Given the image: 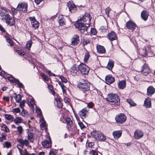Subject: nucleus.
<instances>
[{"label": "nucleus", "mask_w": 155, "mask_h": 155, "mask_svg": "<svg viewBox=\"0 0 155 155\" xmlns=\"http://www.w3.org/2000/svg\"><path fill=\"white\" fill-rule=\"evenodd\" d=\"M78 87L85 96L90 93V84L87 81L83 79L80 80Z\"/></svg>", "instance_id": "obj_1"}, {"label": "nucleus", "mask_w": 155, "mask_h": 155, "mask_svg": "<svg viewBox=\"0 0 155 155\" xmlns=\"http://www.w3.org/2000/svg\"><path fill=\"white\" fill-rule=\"evenodd\" d=\"M107 99L111 105L116 106L120 104V99L117 95L113 94H109L107 96Z\"/></svg>", "instance_id": "obj_2"}, {"label": "nucleus", "mask_w": 155, "mask_h": 155, "mask_svg": "<svg viewBox=\"0 0 155 155\" xmlns=\"http://www.w3.org/2000/svg\"><path fill=\"white\" fill-rule=\"evenodd\" d=\"M76 27L78 28L81 33L86 35L87 33V29L90 25L82 22H78L75 25Z\"/></svg>", "instance_id": "obj_3"}, {"label": "nucleus", "mask_w": 155, "mask_h": 155, "mask_svg": "<svg viewBox=\"0 0 155 155\" xmlns=\"http://www.w3.org/2000/svg\"><path fill=\"white\" fill-rule=\"evenodd\" d=\"M91 135L97 140L104 141L106 140V137L101 132L94 130L91 133Z\"/></svg>", "instance_id": "obj_4"}, {"label": "nucleus", "mask_w": 155, "mask_h": 155, "mask_svg": "<svg viewBox=\"0 0 155 155\" xmlns=\"http://www.w3.org/2000/svg\"><path fill=\"white\" fill-rule=\"evenodd\" d=\"M78 68L80 72L84 75H87L90 70L89 67L83 63H81L78 65Z\"/></svg>", "instance_id": "obj_5"}, {"label": "nucleus", "mask_w": 155, "mask_h": 155, "mask_svg": "<svg viewBox=\"0 0 155 155\" xmlns=\"http://www.w3.org/2000/svg\"><path fill=\"white\" fill-rule=\"evenodd\" d=\"M21 144H18L17 147L19 150L20 153L22 150L23 147L24 145L26 146H28L29 142L28 141L25 139L23 140L22 139H19L17 140Z\"/></svg>", "instance_id": "obj_6"}, {"label": "nucleus", "mask_w": 155, "mask_h": 155, "mask_svg": "<svg viewBox=\"0 0 155 155\" xmlns=\"http://www.w3.org/2000/svg\"><path fill=\"white\" fill-rule=\"evenodd\" d=\"M126 120L127 117L122 113L117 115L115 117L116 122L118 124H122Z\"/></svg>", "instance_id": "obj_7"}, {"label": "nucleus", "mask_w": 155, "mask_h": 155, "mask_svg": "<svg viewBox=\"0 0 155 155\" xmlns=\"http://www.w3.org/2000/svg\"><path fill=\"white\" fill-rule=\"evenodd\" d=\"M28 6V3L27 2H21L18 4L17 8L19 11L26 12L27 11Z\"/></svg>", "instance_id": "obj_8"}, {"label": "nucleus", "mask_w": 155, "mask_h": 155, "mask_svg": "<svg viewBox=\"0 0 155 155\" xmlns=\"http://www.w3.org/2000/svg\"><path fill=\"white\" fill-rule=\"evenodd\" d=\"M91 18L90 17V15L88 13H85L84 15L81 17L80 20L81 21H83L86 24L90 25L91 23Z\"/></svg>", "instance_id": "obj_9"}, {"label": "nucleus", "mask_w": 155, "mask_h": 155, "mask_svg": "<svg viewBox=\"0 0 155 155\" xmlns=\"http://www.w3.org/2000/svg\"><path fill=\"white\" fill-rule=\"evenodd\" d=\"M4 19L6 21V23L10 26H13L15 24V21L14 19L10 17L8 14H7L4 18Z\"/></svg>", "instance_id": "obj_10"}, {"label": "nucleus", "mask_w": 155, "mask_h": 155, "mask_svg": "<svg viewBox=\"0 0 155 155\" xmlns=\"http://www.w3.org/2000/svg\"><path fill=\"white\" fill-rule=\"evenodd\" d=\"M41 144L44 148H50L51 146V141L50 137H49L48 140H45L42 141Z\"/></svg>", "instance_id": "obj_11"}, {"label": "nucleus", "mask_w": 155, "mask_h": 155, "mask_svg": "<svg viewBox=\"0 0 155 155\" xmlns=\"http://www.w3.org/2000/svg\"><path fill=\"white\" fill-rule=\"evenodd\" d=\"M80 41L79 36L78 35H74L72 39L71 45L72 46L77 45L79 43Z\"/></svg>", "instance_id": "obj_12"}, {"label": "nucleus", "mask_w": 155, "mask_h": 155, "mask_svg": "<svg viewBox=\"0 0 155 155\" xmlns=\"http://www.w3.org/2000/svg\"><path fill=\"white\" fill-rule=\"evenodd\" d=\"M67 5L69 10L71 12L74 13L76 12L77 8L73 2L70 1L67 3Z\"/></svg>", "instance_id": "obj_13"}, {"label": "nucleus", "mask_w": 155, "mask_h": 155, "mask_svg": "<svg viewBox=\"0 0 155 155\" xmlns=\"http://www.w3.org/2000/svg\"><path fill=\"white\" fill-rule=\"evenodd\" d=\"M126 26L128 29L133 31L135 29L136 25L131 21L130 20L127 22Z\"/></svg>", "instance_id": "obj_14"}, {"label": "nucleus", "mask_w": 155, "mask_h": 155, "mask_svg": "<svg viewBox=\"0 0 155 155\" xmlns=\"http://www.w3.org/2000/svg\"><path fill=\"white\" fill-rule=\"evenodd\" d=\"M141 72L145 76H147L149 74L150 70L149 67L145 63L142 66Z\"/></svg>", "instance_id": "obj_15"}, {"label": "nucleus", "mask_w": 155, "mask_h": 155, "mask_svg": "<svg viewBox=\"0 0 155 155\" xmlns=\"http://www.w3.org/2000/svg\"><path fill=\"white\" fill-rule=\"evenodd\" d=\"M89 110V109L88 107H85L79 111L78 114L83 119V117H85Z\"/></svg>", "instance_id": "obj_16"}, {"label": "nucleus", "mask_w": 155, "mask_h": 155, "mask_svg": "<svg viewBox=\"0 0 155 155\" xmlns=\"http://www.w3.org/2000/svg\"><path fill=\"white\" fill-rule=\"evenodd\" d=\"M29 19L31 21L32 27L35 29L37 28L39 26V22L36 20L35 17H30Z\"/></svg>", "instance_id": "obj_17"}, {"label": "nucleus", "mask_w": 155, "mask_h": 155, "mask_svg": "<svg viewBox=\"0 0 155 155\" xmlns=\"http://www.w3.org/2000/svg\"><path fill=\"white\" fill-rule=\"evenodd\" d=\"M143 135V133L141 130H136L134 133V137L136 139L141 138Z\"/></svg>", "instance_id": "obj_18"}, {"label": "nucleus", "mask_w": 155, "mask_h": 155, "mask_svg": "<svg viewBox=\"0 0 155 155\" xmlns=\"http://www.w3.org/2000/svg\"><path fill=\"white\" fill-rule=\"evenodd\" d=\"M107 38L111 41L117 40V37L116 34L113 31L108 34Z\"/></svg>", "instance_id": "obj_19"}, {"label": "nucleus", "mask_w": 155, "mask_h": 155, "mask_svg": "<svg viewBox=\"0 0 155 155\" xmlns=\"http://www.w3.org/2000/svg\"><path fill=\"white\" fill-rule=\"evenodd\" d=\"M115 81V79L114 77H113L111 75H108L106 76L105 77V81L107 84H112Z\"/></svg>", "instance_id": "obj_20"}, {"label": "nucleus", "mask_w": 155, "mask_h": 155, "mask_svg": "<svg viewBox=\"0 0 155 155\" xmlns=\"http://www.w3.org/2000/svg\"><path fill=\"white\" fill-rule=\"evenodd\" d=\"M122 133L121 130H117L114 131L112 135L114 138L118 139L121 136Z\"/></svg>", "instance_id": "obj_21"}, {"label": "nucleus", "mask_w": 155, "mask_h": 155, "mask_svg": "<svg viewBox=\"0 0 155 155\" xmlns=\"http://www.w3.org/2000/svg\"><path fill=\"white\" fill-rule=\"evenodd\" d=\"M144 105L147 108H149L151 107V102L150 98L147 97L145 100Z\"/></svg>", "instance_id": "obj_22"}, {"label": "nucleus", "mask_w": 155, "mask_h": 155, "mask_svg": "<svg viewBox=\"0 0 155 155\" xmlns=\"http://www.w3.org/2000/svg\"><path fill=\"white\" fill-rule=\"evenodd\" d=\"M96 48L98 53L101 54H104L105 53V49L103 46L101 45H97Z\"/></svg>", "instance_id": "obj_23"}, {"label": "nucleus", "mask_w": 155, "mask_h": 155, "mask_svg": "<svg viewBox=\"0 0 155 155\" xmlns=\"http://www.w3.org/2000/svg\"><path fill=\"white\" fill-rule=\"evenodd\" d=\"M141 15L142 18L144 21H146L148 18L149 13L146 10H144L141 12Z\"/></svg>", "instance_id": "obj_24"}, {"label": "nucleus", "mask_w": 155, "mask_h": 155, "mask_svg": "<svg viewBox=\"0 0 155 155\" xmlns=\"http://www.w3.org/2000/svg\"><path fill=\"white\" fill-rule=\"evenodd\" d=\"M155 92V89L152 86L149 87L147 89V95L151 96Z\"/></svg>", "instance_id": "obj_25"}, {"label": "nucleus", "mask_w": 155, "mask_h": 155, "mask_svg": "<svg viewBox=\"0 0 155 155\" xmlns=\"http://www.w3.org/2000/svg\"><path fill=\"white\" fill-rule=\"evenodd\" d=\"M58 21L60 26H62L66 24L65 20L62 16H61L58 17Z\"/></svg>", "instance_id": "obj_26"}, {"label": "nucleus", "mask_w": 155, "mask_h": 155, "mask_svg": "<svg viewBox=\"0 0 155 155\" xmlns=\"http://www.w3.org/2000/svg\"><path fill=\"white\" fill-rule=\"evenodd\" d=\"M126 82L125 81H119L118 83V87L121 89H124L126 86Z\"/></svg>", "instance_id": "obj_27"}, {"label": "nucleus", "mask_w": 155, "mask_h": 155, "mask_svg": "<svg viewBox=\"0 0 155 155\" xmlns=\"http://www.w3.org/2000/svg\"><path fill=\"white\" fill-rule=\"evenodd\" d=\"M7 11L2 8H0V18L1 19H4L5 17L7 14L6 13Z\"/></svg>", "instance_id": "obj_28"}, {"label": "nucleus", "mask_w": 155, "mask_h": 155, "mask_svg": "<svg viewBox=\"0 0 155 155\" xmlns=\"http://www.w3.org/2000/svg\"><path fill=\"white\" fill-rule=\"evenodd\" d=\"M23 120L21 117H16L15 119L14 118V123L16 125H18L22 123L23 122Z\"/></svg>", "instance_id": "obj_29"}, {"label": "nucleus", "mask_w": 155, "mask_h": 155, "mask_svg": "<svg viewBox=\"0 0 155 155\" xmlns=\"http://www.w3.org/2000/svg\"><path fill=\"white\" fill-rule=\"evenodd\" d=\"M65 121L68 128L71 127L73 124V122L70 117H67L65 119Z\"/></svg>", "instance_id": "obj_30"}, {"label": "nucleus", "mask_w": 155, "mask_h": 155, "mask_svg": "<svg viewBox=\"0 0 155 155\" xmlns=\"http://www.w3.org/2000/svg\"><path fill=\"white\" fill-rule=\"evenodd\" d=\"M55 100L57 103V107L61 108L62 107V104L60 98L58 97H57L55 98Z\"/></svg>", "instance_id": "obj_31"}, {"label": "nucleus", "mask_w": 155, "mask_h": 155, "mask_svg": "<svg viewBox=\"0 0 155 155\" xmlns=\"http://www.w3.org/2000/svg\"><path fill=\"white\" fill-rule=\"evenodd\" d=\"M58 84L60 86L62 90L63 94H66V90L67 89L63 84V83L61 81H59L58 82Z\"/></svg>", "instance_id": "obj_32"}, {"label": "nucleus", "mask_w": 155, "mask_h": 155, "mask_svg": "<svg viewBox=\"0 0 155 155\" xmlns=\"http://www.w3.org/2000/svg\"><path fill=\"white\" fill-rule=\"evenodd\" d=\"M114 66V62L110 60L108 63L107 68L109 70H111Z\"/></svg>", "instance_id": "obj_33"}, {"label": "nucleus", "mask_w": 155, "mask_h": 155, "mask_svg": "<svg viewBox=\"0 0 155 155\" xmlns=\"http://www.w3.org/2000/svg\"><path fill=\"white\" fill-rule=\"evenodd\" d=\"M41 124H40V127L41 129L42 130H46L47 129V127L45 121L44 120H41Z\"/></svg>", "instance_id": "obj_34"}, {"label": "nucleus", "mask_w": 155, "mask_h": 155, "mask_svg": "<svg viewBox=\"0 0 155 155\" xmlns=\"http://www.w3.org/2000/svg\"><path fill=\"white\" fill-rule=\"evenodd\" d=\"M28 139L29 140L30 142L33 143L34 139V138L33 134L31 132H29L28 134Z\"/></svg>", "instance_id": "obj_35"}, {"label": "nucleus", "mask_w": 155, "mask_h": 155, "mask_svg": "<svg viewBox=\"0 0 155 155\" xmlns=\"http://www.w3.org/2000/svg\"><path fill=\"white\" fill-rule=\"evenodd\" d=\"M5 117L7 120H10L12 122L14 120V117L11 115L6 114L5 115Z\"/></svg>", "instance_id": "obj_36"}, {"label": "nucleus", "mask_w": 155, "mask_h": 155, "mask_svg": "<svg viewBox=\"0 0 155 155\" xmlns=\"http://www.w3.org/2000/svg\"><path fill=\"white\" fill-rule=\"evenodd\" d=\"M21 115L25 117H28L29 114L27 111L24 109H23L21 112Z\"/></svg>", "instance_id": "obj_37"}, {"label": "nucleus", "mask_w": 155, "mask_h": 155, "mask_svg": "<svg viewBox=\"0 0 155 155\" xmlns=\"http://www.w3.org/2000/svg\"><path fill=\"white\" fill-rule=\"evenodd\" d=\"M70 72L76 74L78 72V70L75 65H73L72 67L70 69Z\"/></svg>", "instance_id": "obj_38"}, {"label": "nucleus", "mask_w": 155, "mask_h": 155, "mask_svg": "<svg viewBox=\"0 0 155 155\" xmlns=\"http://www.w3.org/2000/svg\"><path fill=\"white\" fill-rule=\"evenodd\" d=\"M48 89L50 90V92L54 95L55 94V92L53 89V88L52 85H48Z\"/></svg>", "instance_id": "obj_39"}, {"label": "nucleus", "mask_w": 155, "mask_h": 155, "mask_svg": "<svg viewBox=\"0 0 155 155\" xmlns=\"http://www.w3.org/2000/svg\"><path fill=\"white\" fill-rule=\"evenodd\" d=\"M127 102L130 104L131 106H135L136 104L131 99H129L127 100Z\"/></svg>", "instance_id": "obj_40"}, {"label": "nucleus", "mask_w": 155, "mask_h": 155, "mask_svg": "<svg viewBox=\"0 0 155 155\" xmlns=\"http://www.w3.org/2000/svg\"><path fill=\"white\" fill-rule=\"evenodd\" d=\"M9 81L12 83H15L18 82V80L15 79L12 77H9L8 78Z\"/></svg>", "instance_id": "obj_41"}, {"label": "nucleus", "mask_w": 155, "mask_h": 155, "mask_svg": "<svg viewBox=\"0 0 155 155\" xmlns=\"http://www.w3.org/2000/svg\"><path fill=\"white\" fill-rule=\"evenodd\" d=\"M14 94L16 95L15 98L16 101L18 103H19L21 99V96L20 94L17 95L16 93Z\"/></svg>", "instance_id": "obj_42"}, {"label": "nucleus", "mask_w": 155, "mask_h": 155, "mask_svg": "<svg viewBox=\"0 0 155 155\" xmlns=\"http://www.w3.org/2000/svg\"><path fill=\"white\" fill-rule=\"evenodd\" d=\"M23 130L21 126L20 125L17 127V131L20 135L22 134Z\"/></svg>", "instance_id": "obj_43"}, {"label": "nucleus", "mask_w": 155, "mask_h": 155, "mask_svg": "<svg viewBox=\"0 0 155 155\" xmlns=\"http://www.w3.org/2000/svg\"><path fill=\"white\" fill-rule=\"evenodd\" d=\"M3 145L4 147L8 148L11 147L12 144L10 143L8 141H6L3 143Z\"/></svg>", "instance_id": "obj_44"}, {"label": "nucleus", "mask_w": 155, "mask_h": 155, "mask_svg": "<svg viewBox=\"0 0 155 155\" xmlns=\"http://www.w3.org/2000/svg\"><path fill=\"white\" fill-rule=\"evenodd\" d=\"M40 75L43 79L45 81H48L49 80V78L45 74L41 73Z\"/></svg>", "instance_id": "obj_45"}, {"label": "nucleus", "mask_w": 155, "mask_h": 155, "mask_svg": "<svg viewBox=\"0 0 155 155\" xmlns=\"http://www.w3.org/2000/svg\"><path fill=\"white\" fill-rule=\"evenodd\" d=\"M147 52L146 51V49L144 48L142 50L141 52V54L143 57H146L147 54Z\"/></svg>", "instance_id": "obj_46"}, {"label": "nucleus", "mask_w": 155, "mask_h": 155, "mask_svg": "<svg viewBox=\"0 0 155 155\" xmlns=\"http://www.w3.org/2000/svg\"><path fill=\"white\" fill-rule=\"evenodd\" d=\"M32 44V42L31 40L28 41V42L26 43V46L29 50H30Z\"/></svg>", "instance_id": "obj_47"}, {"label": "nucleus", "mask_w": 155, "mask_h": 155, "mask_svg": "<svg viewBox=\"0 0 155 155\" xmlns=\"http://www.w3.org/2000/svg\"><path fill=\"white\" fill-rule=\"evenodd\" d=\"M90 57V55L88 52H86L84 55V61L85 62H86L87 60Z\"/></svg>", "instance_id": "obj_48"}, {"label": "nucleus", "mask_w": 155, "mask_h": 155, "mask_svg": "<svg viewBox=\"0 0 155 155\" xmlns=\"http://www.w3.org/2000/svg\"><path fill=\"white\" fill-rule=\"evenodd\" d=\"M2 130H3L4 131L8 132L9 131V130L7 127L6 126V125L5 124H4L2 127Z\"/></svg>", "instance_id": "obj_49"}, {"label": "nucleus", "mask_w": 155, "mask_h": 155, "mask_svg": "<svg viewBox=\"0 0 155 155\" xmlns=\"http://www.w3.org/2000/svg\"><path fill=\"white\" fill-rule=\"evenodd\" d=\"M7 41L9 44L11 46H13L14 45V43L9 37H7L6 39Z\"/></svg>", "instance_id": "obj_50"}, {"label": "nucleus", "mask_w": 155, "mask_h": 155, "mask_svg": "<svg viewBox=\"0 0 155 155\" xmlns=\"http://www.w3.org/2000/svg\"><path fill=\"white\" fill-rule=\"evenodd\" d=\"M20 153V155H30V153L26 149L22 150Z\"/></svg>", "instance_id": "obj_51"}, {"label": "nucleus", "mask_w": 155, "mask_h": 155, "mask_svg": "<svg viewBox=\"0 0 155 155\" xmlns=\"http://www.w3.org/2000/svg\"><path fill=\"white\" fill-rule=\"evenodd\" d=\"M12 111L14 114H16L19 113L20 111V110L19 108H13Z\"/></svg>", "instance_id": "obj_52"}, {"label": "nucleus", "mask_w": 155, "mask_h": 155, "mask_svg": "<svg viewBox=\"0 0 155 155\" xmlns=\"http://www.w3.org/2000/svg\"><path fill=\"white\" fill-rule=\"evenodd\" d=\"M6 135L3 133L2 134V137H0V142H2L3 140H6Z\"/></svg>", "instance_id": "obj_53"}, {"label": "nucleus", "mask_w": 155, "mask_h": 155, "mask_svg": "<svg viewBox=\"0 0 155 155\" xmlns=\"http://www.w3.org/2000/svg\"><path fill=\"white\" fill-rule=\"evenodd\" d=\"M107 28V26H102L100 28V30L102 32H105L106 31Z\"/></svg>", "instance_id": "obj_54"}, {"label": "nucleus", "mask_w": 155, "mask_h": 155, "mask_svg": "<svg viewBox=\"0 0 155 155\" xmlns=\"http://www.w3.org/2000/svg\"><path fill=\"white\" fill-rule=\"evenodd\" d=\"M90 40L89 39H87L84 40L83 41V45H86L90 43Z\"/></svg>", "instance_id": "obj_55"}, {"label": "nucleus", "mask_w": 155, "mask_h": 155, "mask_svg": "<svg viewBox=\"0 0 155 155\" xmlns=\"http://www.w3.org/2000/svg\"><path fill=\"white\" fill-rule=\"evenodd\" d=\"M59 78L62 81L61 82L62 83L63 82H64L66 83L68 82L67 79L62 76H60L59 77Z\"/></svg>", "instance_id": "obj_56"}, {"label": "nucleus", "mask_w": 155, "mask_h": 155, "mask_svg": "<svg viewBox=\"0 0 155 155\" xmlns=\"http://www.w3.org/2000/svg\"><path fill=\"white\" fill-rule=\"evenodd\" d=\"M111 10V8L109 7H107L105 10L106 14L108 16H109V13Z\"/></svg>", "instance_id": "obj_57"}, {"label": "nucleus", "mask_w": 155, "mask_h": 155, "mask_svg": "<svg viewBox=\"0 0 155 155\" xmlns=\"http://www.w3.org/2000/svg\"><path fill=\"white\" fill-rule=\"evenodd\" d=\"M25 101L23 100L20 103V104H19V106L22 109H24V107L25 106Z\"/></svg>", "instance_id": "obj_58"}, {"label": "nucleus", "mask_w": 155, "mask_h": 155, "mask_svg": "<svg viewBox=\"0 0 155 155\" xmlns=\"http://www.w3.org/2000/svg\"><path fill=\"white\" fill-rule=\"evenodd\" d=\"M90 155H98V152L97 151L94 150H92L91 151L90 153Z\"/></svg>", "instance_id": "obj_59"}, {"label": "nucleus", "mask_w": 155, "mask_h": 155, "mask_svg": "<svg viewBox=\"0 0 155 155\" xmlns=\"http://www.w3.org/2000/svg\"><path fill=\"white\" fill-rule=\"evenodd\" d=\"M78 123L81 129H82L85 128V126L81 121H79V122H78Z\"/></svg>", "instance_id": "obj_60"}, {"label": "nucleus", "mask_w": 155, "mask_h": 155, "mask_svg": "<svg viewBox=\"0 0 155 155\" xmlns=\"http://www.w3.org/2000/svg\"><path fill=\"white\" fill-rule=\"evenodd\" d=\"M70 101V99L69 97H65L64 99V101L66 103H69Z\"/></svg>", "instance_id": "obj_61"}, {"label": "nucleus", "mask_w": 155, "mask_h": 155, "mask_svg": "<svg viewBox=\"0 0 155 155\" xmlns=\"http://www.w3.org/2000/svg\"><path fill=\"white\" fill-rule=\"evenodd\" d=\"M17 84V85L19 87H21L23 88L24 87V85L22 84L18 80V82L16 83Z\"/></svg>", "instance_id": "obj_62"}, {"label": "nucleus", "mask_w": 155, "mask_h": 155, "mask_svg": "<svg viewBox=\"0 0 155 155\" xmlns=\"http://www.w3.org/2000/svg\"><path fill=\"white\" fill-rule=\"evenodd\" d=\"M18 53L20 55L23 56L25 54V52L22 51H18Z\"/></svg>", "instance_id": "obj_63"}, {"label": "nucleus", "mask_w": 155, "mask_h": 155, "mask_svg": "<svg viewBox=\"0 0 155 155\" xmlns=\"http://www.w3.org/2000/svg\"><path fill=\"white\" fill-rule=\"evenodd\" d=\"M36 112L39 115H41V109L40 108H37L36 109Z\"/></svg>", "instance_id": "obj_64"}]
</instances>
